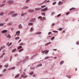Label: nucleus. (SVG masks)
Masks as SVG:
<instances>
[{
    "mask_svg": "<svg viewBox=\"0 0 79 79\" xmlns=\"http://www.w3.org/2000/svg\"><path fill=\"white\" fill-rule=\"evenodd\" d=\"M40 19V21H44V20H46V18L45 17H43L40 16L38 17V19Z\"/></svg>",
    "mask_w": 79,
    "mask_h": 79,
    "instance_id": "1",
    "label": "nucleus"
},
{
    "mask_svg": "<svg viewBox=\"0 0 79 79\" xmlns=\"http://www.w3.org/2000/svg\"><path fill=\"white\" fill-rule=\"evenodd\" d=\"M48 7H47L44 9H43L42 10V11H43L44 12H45V11H47L48 10Z\"/></svg>",
    "mask_w": 79,
    "mask_h": 79,
    "instance_id": "2",
    "label": "nucleus"
},
{
    "mask_svg": "<svg viewBox=\"0 0 79 79\" xmlns=\"http://www.w3.org/2000/svg\"><path fill=\"white\" fill-rule=\"evenodd\" d=\"M26 75V74L25 73H24L21 76V77H23V78H25V77H27V75H26L25 76H24Z\"/></svg>",
    "mask_w": 79,
    "mask_h": 79,
    "instance_id": "3",
    "label": "nucleus"
},
{
    "mask_svg": "<svg viewBox=\"0 0 79 79\" xmlns=\"http://www.w3.org/2000/svg\"><path fill=\"white\" fill-rule=\"evenodd\" d=\"M35 20H36L35 18H33V19L31 18L30 19V21H31V22H34V21H35Z\"/></svg>",
    "mask_w": 79,
    "mask_h": 79,
    "instance_id": "4",
    "label": "nucleus"
},
{
    "mask_svg": "<svg viewBox=\"0 0 79 79\" xmlns=\"http://www.w3.org/2000/svg\"><path fill=\"white\" fill-rule=\"evenodd\" d=\"M19 34H20V31H17L16 33V35H17V36H18Z\"/></svg>",
    "mask_w": 79,
    "mask_h": 79,
    "instance_id": "5",
    "label": "nucleus"
},
{
    "mask_svg": "<svg viewBox=\"0 0 79 79\" xmlns=\"http://www.w3.org/2000/svg\"><path fill=\"white\" fill-rule=\"evenodd\" d=\"M18 16V14H15L12 15L11 16L12 17H15V16Z\"/></svg>",
    "mask_w": 79,
    "mask_h": 79,
    "instance_id": "6",
    "label": "nucleus"
},
{
    "mask_svg": "<svg viewBox=\"0 0 79 79\" xmlns=\"http://www.w3.org/2000/svg\"><path fill=\"white\" fill-rule=\"evenodd\" d=\"M7 32V30H3L1 32L2 33V34H4L5 33H6V32Z\"/></svg>",
    "mask_w": 79,
    "mask_h": 79,
    "instance_id": "7",
    "label": "nucleus"
},
{
    "mask_svg": "<svg viewBox=\"0 0 79 79\" xmlns=\"http://www.w3.org/2000/svg\"><path fill=\"white\" fill-rule=\"evenodd\" d=\"M29 7L27 6H25L22 8V9L24 10V9H27V8H28Z\"/></svg>",
    "mask_w": 79,
    "mask_h": 79,
    "instance_id": "8",
    "label": "nucleus"
},
{
    "mask_svg": "<svg viewBox=\"0 0 79 79\" xmlns=\"http://www.w3.org/2000/svg\"><path fill=\"white\" fill-rule=\"evenodd\" d=\"M14 13H15V12L13 11H11L10 12L8 13L9 15H11L12 14H14Z\"/></svg>",
    "mask_w": 79,
    "mask_h": 79,
    "instance_id": "9",
    "label": "nucleus"
},
{
    "mask_svg": "<svg viewBox=\"0 0 79 79\" xmlns=\"http://www.w3.org/2000/svg\"><path fill=\"white\" fill-rule=\"evenodd\" d=\"M22 26L21 25V24H19V29H21L22 28Z\"/></svg>",
    "mask_w": 79,
    "mask_h": 79,
    "instance_id": "10",
    "label": "nucleus"
},
{
    "mask_svg": "<svg viewBox=\"0 0 79 79\" xmlns=\"http://www.w3.org/2000/svg\"><path fill=\"white\" fill-rule=\"evenodd\" d=\"M48 2H50V1L48 0L47 1V0L45 1L44 2H43V3H48Z\"/></svg>",
    "mask_w": 79,
    "mask_h": 79,
    "instance_id": "11",
    "label": "nucleus"
},
{
    "mask_svg": "<svg viewBox=\"0 0 79 79\" xmlns=\"http://www.w3.org/2000/svg\"><path fill=\"white\" fill-rule=\"evenodd\" d=\"M34 11V10H28V12H29L30 13H31V12H33Z\"/></svg>",
    "mask_w": 79,
    "mask_h": 79,
    "instance_id": "12",
    "label": "nucleus"
},
{
    "mask_svg": "<svg viewBox=\"0 0 79 79\" xmlns=\"http://www.w3.org/2000/svg\"><path fill=\"white\" fill-rule=\"evenodd\" d=\"M16 51V48L14 49H13L12 51V53H13V52H15V51Z\"/></svg>",
    "mask_w": 79,
    "mask_h": 79,
    "instance_id": "13",
    "label": "nucleus"
},
{
    "mask_svg": "<svg viewBox=\"0 0 79 79\" xmlns=\"http://www.w3.org/2000/svg\"><path fill=\"white\" fill-rule=\"evenodd\" d=\"M33 30H34V27H31L30 30L31 32H32V31H33Z\"/></svg>",
    "mask_w": 79,
    "mask_h": 79,
    "instance_id": "14",
    "label": "nucleus"
},
{
    "mask_svg": "<svg viewBox=\"0 0 79 79\" xmlns=\"http://www.w3.org/2000/svg\"><path fill=\"white\" fill-rule=\"evenodd\" d=\"M35 10H36V11H39V10H40V8H35Z\"/></svg>",
    "mask_w": 79,
    "mask_h": 79,
    "instance_id": "15",
    "label": "nucleus"
},
{
    "mask_svg": "<svg viewBox=\"0 0 79 79\" xmlns=\"http://www.w3.org/2000/svg\"><path fill=\"white\" fill-rule=\"evenodd\" d=\"M52 44V42H51L45 44V46H46L47 45H49V44Z\"/></svg>",
    "mask_w": 79,
    "mask_h": 79,
    "instance_id": "16",
    "label": "nucleus"
},
{
    "mask_svg": "<svg viewBox=\"0 0 79 79\" xmlns=\"http://www.w3.org/2000/svg\"><path fill=\"white\" fill-rule=\"evenodd\" d=\"M7 38H9V39H10L11 38V36H10V35L9 34L7 36Z\"/></svg>",
    "mask_w": 79,
    "mask_h": 79,
    "instance_id": "17",
    "label": "nucleus"
},
{
    "mask_svg": "<svg viewBox=\"0 0 79 79\" xmlns=\"http://www.w3.org/2000/svg\"><path fill=\"white\" fill-rule=\"evenodd\" d=\"M64 63V61L62 60V61H60V64H63Z\"/></svg>",
    "mask_w": 79,
    "mask_h": 79,
    "instance_id": "18",
    "label": "nucleus"
},
{
    "mask_svg": "<svg viewBox=\"0 0 79 79\" xmlns=\"http://www.w3.org/2000/svg\"><path fill=\"white\" fill-rule=\"evenodd\" d=\"M20 75L18 74L17 75H16L15 77V78H17V77H19V76Z\"/></svg>",
    "mask_w": 79,
    "mask_h": 79,
    "instance_id": "19",
    "label": "nucleus"
},
{
    "mask_svg": "<svg viewBox=\"0 0 79 79\" xmlns=\"http://www.w3.org/2000/svg\"><path fill=\"white\" fill-rule=\"evenodd\" d=\"M14 3L13 1H10L9 2V4H12V3Z\"/></svg>",
    "mask_w": 79,
    "mask_h": 79,
    "instance_id": "20",
    "label": "nucleus"
},
{
    "mask_svg": "<svg viewBox=\"0 0 79 79\" xmlns=\"http://www.w3.org/2000/svg\"><path fill=\"white\" fill-rule=\"evenodd\" d=\"M33 24V23H28V26H32Z\"/></svg>",
    "mask_w": 79,
    "mask_h": 79,
    "instance_id": "21",
    "label": "nucleus"
},
{
    "mask_svg": "<svg viewBox=\"0 0 79 79\" xmlns=\"http://www.w3.org/2000/svg\"><path fill=\"white\" fill-rule=\"evenodd\" d=\"M8 66H9L8 64H7L4 65V67L5 68H8Z\"/></svg>",
    "mask_w": 79,
    "mask_h": 79,
    "instance_id": "22",
    "label": "nucleus"
},
{
    "mask_svg": "<svg viewBox=\"0 0 79 79\" xmlns=\"http://www.w3.org/2000/svg\"><path fill=\"white\" fill-rule=\"evenodd\" d=\"M24 50V49H20L19 51V52H22V51H23Z\"/></svg>",
    "mask_w": 79,
    "mask_h": 79,
    "instance_id": "23",
    "label": "nucleus"
},
{
    "mask_svg": "<svg viewBox=\"0 0 79 79\" xmlns=\"http://www.w3.org/2000/svg\"><path fill=\"white\" fill-rule=\"evenodd\" d=\"M5 4H4L2 5H0V7H2V6H5Z\"/></svg>",
    "mask_w": 79,
    "mask_h": 79,
    "instance_id": "24",
    "label": "nucleus"
},
{
    "mask_svg": "<svg viewBox=\"0 0 79 79\" xmlns=\"http://www.w3.org/2000/svg\"><path fill=\"white\" fill-rule=\"evenodd\" d=\"M22 48V46H19L18 48L17 49H21Z\"/></svg>",
    "mask_w": 79,
    "mask_h": 79,
    "instance_id": "25",
    "label": "nucleus"
},
{
    "mask_svg": "<svg viewBox=\"0 0 79 79\" xmlns=\"http://www.w3.org/2000/svg\"><path fill=\"white\" fill-rule=\"evenodd\" d=\"M34 74V72H31V73H30L29 74L30 75H32V74Z\"/></svg>",
    "mask_w": 79,
    "mask_h": 79,
    "instance_id": "26",
    "label": "nucleus"
},
{
    "mask_svg": "<svg viewBox=\"0 0 79 79\" xmlns=\"http://www.w3.org/2000/svg\"><path fill=\"white\" fill-rule=\"evenodd\" d=\"M3 12H1L0 13V16H3Z\"/></svg>",
    "mask_w": 79,
    "mask_h": 79,
    "instance_id": "27",
    "label": "nucleus"
},
{
    "mask_svg": "<svg viewBox=\"0 0 79 79\" xmlns=\"http://www.w3.org/2000/svg\"><path fill=\"white\" fill-rule=\"evenodd\" d=\"M16 68V67H12L11 68H10V69H15V68Z\"/></svg>",
    "mask_w": 79,
    "mask_h": 79,
    "instance_id": "28",
    "label": "nucleus"
},
{
    "mask_svg": "<svg viewBox=\"0 0 79 79\" xmlns=\"http://www.w3.org/2000/svg\"><path fill=\"white\" fill-rule=\"evenodd\" d=\"M41 15H44V16H45V13L44 12L41 13Z\"/></svg>",
    "mask_w": 79,
    "mask_h": 79,
    "instance_id": "29",
    "label": "nucleus"
},
{
    "mask_svg": "<svg viewBox=\"0 0 79 79\" xmlns=\"http://www.w3.org/2000/svg\"><path fill=\"white\" fill-rule=\"evenodd\" d=\"M3 25H4V24H3V23H0V26H3Z\"/></svg>",
    "mask_w": 79,
    "mask_h": 79,
    "instance_id": "30",
    "label": "nucleus"
},
{
    "mask_svg": "<svg viewBox=\"0 0 79 79\" xmlns=\"http://www.w3.org/2000/svg\"><path fill=\"white\" fill-rule=\"evenodd\" d=\"M41 32H37L35 34H36V35L37 34H41Z\"/></svg>",
    "mask_w": 79,
    "mask_h": 79,
    "instance_id": "31",
    "label": "nucleus"
},
{
    "mask_svg": "<svg viewBox=\"0 0 79 79\" xmlns=\"http://www.w3.org/2000/svg\"><path fill=\"white\" fill-rule=\"evenodd\" d=\"M61 4H62V2L61 1H60L59 2L58 4L59 5H61Z\"/></svg>",
    "mask_w": 79,
    "mask_h": 79,
    "instance_id": "32",
    "label": "nucleus"
},
{
    "mask_svg": "<svg viewBox=\"0 0 79 79\" xmlns=\"http://www.w3.org/2000/svg\"><path fill=\"white\" fill-rule=\"evenodd\" d=\"M58 32L57 31H52V32H54V33H57Z\"/></svg>",
    "mask_w": 79,
    "mask_h": 79,
    "instance_id": "33",
    "label": "nucleus"
},
{
    "mask_svg": "<svg viewBox=\"0 0 79 79\" xmlns=\"http://www.w3.org/2000/svg\"><path fill=\"white\" fill-rule=\"evenodd\" d=\"M54 39H55V37H53L51 39V40H53Z\"/></svg>",
    "mask_w": 79,
    "mask_h": 79,
    "instance_id": "34",
    "label": "nucleus"
},
{
    "mask_svg": "<svg viewBox=\"0 0 79 79\" xmlns=\"http://www.w3.org/2000/svg\"><path fill=\"white\" fill-rule=\"evenodd\" d=\"M30 1V0H27L26 1V3H28V2H29Z\"/></svg>",
    "mask_w": 79,
    "mask_h": 79,
    "instance_id": "35",
    "label": "nucleus"
},
{
    "mask_svg": "<svg viewBox=\"0 0 79 79\" xmlns=\"http://www.w3.org/2000/svg\"><path fill=\"white\" fill-rule=\"evenodd\" d=\"M48 52H49V50H48L47 51H46L45 53V54L46 55L47 54H48Z\"/></svg>",
    "mask_w": 79,
    "mask_h": 79,
    "instance_id": "36",
    "label": "nucleus"
},
{
    "mask_svg": "<svg viewBox=\"0 0 79 79\" xmlns=\"http://www.w3.org/2000/svg\"><path fill=\"white\" fill-rule=\"evenodd\" d=\"M19 39V37H16L15 39V40H18V39Z\"/></svg>",
    "mask_w": 79,
    "mask_h": 79,
    "instance_id": "37",
    "label": "nucleus"
},
{
    "mask_svg": "<svg viewBox=\"0 0 79 79\" xmlns=\"http://www.w3.org/2000/svg\"><path fill=\"white\" fill-rule=\"evenodd\" d=\"M45 5H44V6H41V8H45Z\"/></svg>",
    "mask_w": 79,
    "mask_h": 79,
    "instance_id": "38",
    "label": "nucleus"
},
{
    "mask_svg": "<svg viewBox=\"0 0 79 79\" xmlns=\"http://www.w3.org/2000/svg\"><path fill=\"white\" fill-rule=\"evenodd\" d=\"M46 51H47V50H45L43 51H42L41 52L42 53H45V52H46Z\"/></svg>",
    "mask_w": 79,
    "mask_h": 79,
    "instance_id": "39",
    "label": "nucleus"
},
{
    "mask_svg": "<svg viewBox=\"0 0 79 79\" xmlns=\"http://www.w3.org/2000/svg\"><path fill=\"white\" fill-rule=\"evenodd\" d=\"M38 66H42V64H39L38 65Z\"/></svg>",
    "mask_w": 79,
    "mask_h": 79,
    "instance_id": "40",
    "label": "nucleus"
},
{
    "mask_svg": "<svg viewBox=\"0 0 79 79\" xmlns=\"http://www.w3.org/2000/svg\"><path fill=\"white\" fill-rule=\"evenodd\" d=\"M49 58H50L49 57H45V60H47V59Z\"/></svg>",
    "mask_w": 79,
    "mask_h": 79,
    "instance_id": "41",
    "label": "nucleus"
},
{
    "mask_svg": "<svg viewBox=\"0 0 79 79\" xmlns=\"http://www.w3.org/2000/svg\"><path fill=\"white\" fill-rule=\"evenodd\" d=\"M2 49H3V47H1L0 48V52L2 50Z\"/></svg>",
    "mask_w": 79,
    "mask_h": 79,
    "instance_id": "42",
    "label": "nucleus"
},
{
    "mask_svg": "<svg viewBox=\"0 0 79 79\" xmlns=\"http://www.w3.org/2000/svg\"><path fill=\"white\" fill-rule=\"evenodd\" d=\"M73 9H74V8H71V9H70L69 10L70 11H71V10H73Z\"/></svg>",
    "mask_w": 79,
    "mask_h": 79,
    "instance_id": "43",
    "label": "nucleus"
},
{
    "mask_svg": "<svg viewBox=\"0 0 79 79\" xmlns=\"http://www.w3.org/2000/svg\"><path fill=\"white\" fill-rule=\"evenodd\" d=\"M62 30H63V29H62V28H60L59 29V31H62Z\"/></svg>",
    "mask_w": 79,
    "mask_h": 79,
    "instance_id": "44",
    "label": "nucleus"
},
{
    "mask_svg": "<svg viewBox=\"0 0 79 79\" xmlns=\"http://www.w3.org/2000/svg\"><path fill=\"white\" fill-rule=\"evenodd\" d=\"M28 58H29V57L28 56H26L25 57V59H26V60H27Z\"/></svg>",
    "mask_w": 79,
    "mask_h": 79,
    "instance_id": "45",
    "label": "nucleus"
},
{
    "mask_svg": "<svg viewBox=\"0 0 79 79\" xmlns=\"http://www.w3.org/2000/svg\"><path fill=\"white\" fill-rule=\"evenodd\" d=\"M48 35H50V34H52V32H50L48 33Z\"/></svg>",
    "mask_w": 79,
    "mask_h": 79,
    "instance_id": "46",
    "label": "nucleus"
},
{
    "mask_svg": "<svg viewBox=\"0 0 79 79\" xmlns=\"http://www.w3.org/2000/svg\"><path fill=\"white\" fill-rule=\"evenodd\" d=\"M24 45V44H23V43H22L19 44V45Z\"/></svg>",
    "mask_w": 79,
    "mask_h": 79,
    "instance_id": "47",
    "label": "nucleus"
},
{
    "mask_svg": "<svg viewBox=\"0 0 79 79\" xmlns=\"http://www.w3.org/2000/svg\"><path fill=\"white\" fill-rule=\"evenodd\" d=\"M24 15H25V14H22L21 15V16H24Z\"/></svg>",
    "mask_w": 79,
    "mask_h": 79,
    "instance_id": "48",
    "label": "nucleus"
},
{
    "mask_svg": "<svg viewBox=\"0 0 79 79\" xmlns=\"http://www.w3.org/2000/svg\"><path fill=\"white\" fill-rule=\"evenodd\" d=\"M8 25H9L10 26L11 25V23H7Z\"/></svg>",
    "mask_w": 79,
    "mask_h": 79,
    "instance_id": "49",
    "label": "nucleus"
},
{
    "mask_svg": "<svg viewBox=\"0 0 79 79\" xmlns=\"http://www.w3.org/2000/svg\"><path fill=\"white\" fill-rule=\"evenodd\" d=\"M12 44V43H10V44L8 45V47H10Z\"/></svg>",
    "mask_w": 79,
    "mask_h": 79,
    "instance_id": "50",
    "label": "nucleus"
},
{
    "mask_svg": "<svg viewBox=\"0 0 79 79\" xmlns=\"http://www.w3.org/2000/svg\"><path fill=\"white\" fill-rule=\"evenodd\" d=\"M2 57H3V56L2 55L1 56H0V59H1V58H2Z\"/></svg>",
    "mask_w": 79,
    "mask_h": 79,
    "instance_id": "51",
    "label": "nucleus"
},
{
    "mask_svg": "<svg viewBox=\"0 0 79 79\" xmlns=\"http://www.w3.org/2000/svg\"><path fill=\"white\" fill-rule=\"evenodd\" d=\"M12 60V56H10V61H11Z\"/></svg>",
    "mask_w": 79,
    "mask_h": 79,
    "instance_id": "52",
    "label": "nucleus"
},
{
    "mask_svg": "<svg viewBox=\"0 0 79 79\" xmlns=\"http://www.w3.org/2000/svg\"><path fill=\"white\" fill-rule=\"evenodd\" d=\"M5 55V53L4 52L2 54V55L3 56Z\"/></svg>",
    "mask_w": 79,
    "mask_h": 79,
    "instance_id": "53",
    "label": "nucleus"
},
{
    "mask_svg": "<svg viewBox=\"0 0 79 79\" xmlns=\"http://www.w3.org/2000/svg\"><path fill=\"white\" fill-rule=\"evenodd\" d=\"M76 44L77 45H79V42H77Z\"/></svg>",
    "mask_w": 79,
    "mask_h": 79,
    "instance_id": "54",
    "label": "nucleus"
},
{
    "mask_svg": "<svg viewBox=\"0 0 79 79\" xmlns=\"http://www.w3.org/2000/svg\"><path fill=\"white\" fill-rule=\"evenodd\" d=\"M6 71V69H4V70H3V72H5V71Z\"/></svg>",
    "mask_w": 79,
    "mask_h": 79,
    "instance_id": "55",
    "label": "nucleus"
},
{
    "mask_svg": "<svg viewBox=\"0 0 79 79\" xmlns=\"http://www.w3.org/2000/svg\"><path fill=\"white\" fill-rule=\"evenodd\" d=\"M56 2H53V3H52V5H55V4H56Z\"/></svg>",
    "mask_w": 79,
    "mask_h": 79,
    "instance_id": "56",
    "label": "nucleus"
},
{
    "mask_svg": "<svg viewBox=\"0 0 79 79\" xmlns=\"http://www.w3.org/2000/svg\"><path fill=\"white\" fill-rule=\"evenodd\" d=\"M61 16V14H59L57 15V17H59Z\"/></svg>",
    "mask_w": 79,
    "mask_h": 79,
    "instance_id": "57",
    "label": "nucleus"
},
{
    "mask_svg": "<svg viewBox=\"0 0 79 79\" xmlns=\"http://www.w3.org/2000/svg\"><path fill=\"white\" fill-rule=\"evenodd\" d=\"M69 78V79H70V78H71V76L70 75L68 77Z\"/></svg>",
    "mask_w": 79,
    "mask_h": 79,
    "instance_id": "58",
    "label": "nucleus"
},
{
    "mask_svg": "<svg viewBox=\"0 0 79 79\" xmlns=\"http://www.w3.org/2000/svg\"><path fill=\"white\" fill-rule=\"evenodd\" d=\"M54 14H55V12H52V15H54Z\"/></svg>",
    "mask_w": 79,
    "mask_h": 79,
    "instance_id": "59",
    "label": "nucleus"
},
{
    "mask_svg": "<svg viewBox=\"0 0 79 79\" xmlns=\"http://www.w3.org/2000/svg\"><path fill=\"white\" fill-rule=\"evenodd\" d=\"M69 12H68V13H67L66 14V15H69Z\"/></svg>",
    "mask_w": 79,
    "mask_h": 79,
    "instance_id": "60",
    "label": "nucleus"
},
{
    "mask_svg": "<svg viewBox=\"0 0 79 79\" xmlns=\"http://www.w3.org/2000/svg\"><path fill=\"white\" fill-rule=\"evenodd\" d=\"M2 65H0V68H2Z\"/></svg>",
    "mask_w": 79,
    "mask_h": 79,
    "instance_id": "61",
    "label": "nucleus"
},
{
    "mask_svg": "<svg viewBox=\"0 0 79 79\" xmlns=\"http://www.w3.org/2000/svg\"><path fill=\"white\" fill-rule=\"evenodd\" d=\"M11 31H13V29H14V28H11Z\"/></svg>",
    "mask_w": 79,
    "mask_h": 79,
    "instance_id": "62",
    "label": "nucleus"
},
{
    "mask_svg": "<svg viewBox=\"0 0 79 79\" xmlns=\"http://www.w3.org/2000/svg\"><path fill=\"white\" fill-rule=\"evenodd\" d=\"M63 33H64V32H65V30H64L63 31Z\"/></svg>",
    "mask_w": 79,
    "mask_h": 79,
    "instance_id": "63",
    "label": "nucleus"
},
{
    "mask_svg": "<svg viewBox=\"0 0 79 79\" xmlns=\"http://www.w3.org/2000/svg\"><path fill=\"white\" fill-rule=\"evenodd\" d=\"M77 68H75V70L76 71H77Z\"/></svg>",
    "mask_w": 79,
    "mask_h": 79,
    "instance_id": "64",
    "label": "nucleus"
}]
</instances>
